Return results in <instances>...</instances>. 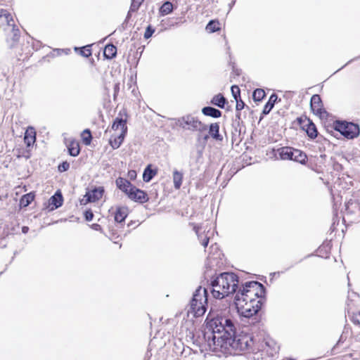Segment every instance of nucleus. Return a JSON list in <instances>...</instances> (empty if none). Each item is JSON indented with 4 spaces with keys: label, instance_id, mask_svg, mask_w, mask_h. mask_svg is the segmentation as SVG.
Returning <instances> with one entry per match:
<instances>
[{
    "label": "nucleus",
    "instance_id": "obj_31",
    "mask_svg": "<svg viewBox=\"0 0 360 360\" xmlns=\"http://www.w3.org/2000/svg\"><path fill=\"white\" fill-rule=\"evenodd\" d=\"M81 136H82L83 143L86 146H89L91 143L92 137H91V131L89 129H84L82 131Z\"/></svg>",
    "mask_w": 360,
    "mask_h": 360
},
{
    "label": "nucleus",
    "instance_id": "obj_40",
    "mask_svg": "<svg viewBox=\"0 0 360 360\" xmlns=\"http://www.w3.org/2000/svg\"><path fill=\"white\" fill-rule=\"evenodd\" d=\"M153 32H154V30H152L150 26L148 27L146 30V32H145L144 37L146 39L150 38L152 36Z\"/></svg>",
    "mask_w": 360,
    "mask_h": 360
},
{
    "label": "nucleus",
    "instance_id": "obj_18",
    "mask_svg": "<svg viewBox=\"0 0 360 360\" xmlns=\"http://www.w3.org/2000/svg\"><path fill=\"white\" fill-rule=\"evenodd\" d=\"M202 112L206 116H210L214 118L221 117V112L220 110L212 107H205L202 109Z\"/></svg>",
    "mask_w": 360,
    "mask_h": 360
},
{
    "label": "nucleus",
    "instance_id": "obj_20",
    "mask_svg": "<svg viewBox=\"0 0 360 360\" xmlns=\"http://www.w3.org/2000/svg\"><path fill=\"white\" fill-rule=\"evenodd\" d=\"M173 182L174 186L176 189H179L182 184L183 174L176 169L173 172Z\"/></svg>",
    "mask_w": 360,
    "mask_h": 360
},
{
    "label": "nucleus",
    "instance_id": "obj_25",
    "mask_svg": "<svg viewBox=\"0 0 360 360\" xmlns=\"http://www.w3.org/2000/svg\"><path fill=\"white\" fill-rule=\"evenodd\" d=\"M156 174V171L152 169L150 165H148L143 172V179L145 182H149Z\"/></svg>",
    "mask_w": 360,
    "mask_h": 360
},
{
    "label": "nucleus",
    "instance_id": "obj_8",
    "mask_svg": "<svg viewBox=\"0 0 360 360\" xmlns=\"http://www.w3.org/2000/svg\"><path fill=\"white\" fill-rule=\"evenodd\" d=\"M104 193V188L102 186L95 188L94 189L88 191L83 198L80 200L81 205H86L89 202H94L100 200Z\"/></svg>",
    "mask_w": 360,
    "mask_h": 360
},
{
    "label": "nucleus",
    "instance_id": "obj_44",
    "mask_svg": "<svg viewBox=\"0 0 360 360\" xmlns=\"http://www.w3.org/2000/svg\"><path fill=\"white\" fill-rule=\"evenodd\" d=\"M354 321L360 324V311L354 316Z\"/></svg>",
    "mask_w": 360,
    "mask_h": 360
},
{
    "label": "nucleus",
    "instance_id": "obj_5",
    "mask_svg": "<svg viewBox=\"0 0 360 360\" xmlns=\"http://www.w3.org/2000/svg\"><path fill=\"white\" fill-rule=\"evenodd\" d=\"M238 312L240 316L250 318L255 315L261 308V300H252L245 302L243 299H234Z\"/></svg>",
    "mask_w": 360,
    "mask_h": 360
},
{
    "label": "nucleus",
    "instance_id": "obj_11",
    "mask_svg": "<svg viewBox=\"0 0 360 360\" xmlns=\"http://www.w3.org/2000/svg\"><path fill=\"white\" fill-rule=\"evenodd\" d=\"M310 105L311 110L315 114L321 117L326 113L323 108L322 101L319 95L314 94L311 96Z\"/></svg>",
    "mask_w": 360,
    "mask_h": 360
},
{
    "label": "nucleus",
    "instance_id": "obj_19",
    "mask_svg": "<svg viewBox=\"0 0 360 360\" xmlns=\"http://www.w3.org/2000/svg\"><path fill=\"white\" fill-rule=\"evenodd\" d=\"M128 214V210L127 207H119L117 208L115 214V220L117 222H122Z\"/></svg>",
    "mask_w": 360,
    "mask_h": 360
},
{
    "label": "nucleus",
    "instance_id": "obj_38",
    "mask_svg": "<svg viewBox=\"0 0 360 360\" xmlns=\"http://www.w3.org/2000/svg\"><path fill=\"white\" fill-rule=\"evenodd\" d=\"M70 167V164L68 162H63L62 164L58 165V170L60 172L67 171Z\"/></svg>",
    "mask_w": 360,
    "mask_h": 360
},
{
    "label": "nucleus",
    "instance_id": "obj_33",
    "mask_svg": "<svg viewBox=\"0 0 360 360\" xmlns=\"http://www.w3.org/2000/svg\"><path fill=\"white\" fill-rule=\"evenodd\" d=\"M265 96V91L262 89H257L254 91L252 98L255 101H260Z\"/></svg>",
    "mask_w": 360,
    "mask_h": 360
},
{
    "label": "nucleus",
    "instance_id": "obj_17",
    "mask_svg": "<svg viewBox=\"0 0 360 360\" xmlns=\"http://www.w3.org/2000/svg\"><path fill=\"white\" fill-rule=\"evenodd\" d=\"M24 141L28 147L35 142V131L33 128H30L26 131Z\"/></svg>",
    "mask_w": 360,
    "mask_h": 360
},
{
    "label": "nucleus",
    "instance_id": "obj_39",
    "mask_svg": "<svg viewBox=\"0 0 360 360\" xmlns=\"http://www.w3.org/2000/svg\"><path fill=\"white\" fill-rule=\"evenodd\" d=\"M84 217L86 221H90L93 219L94 214L91 210H87L84 213Z\"/></svg>",
    "mask_w": 360,
    "mask_h": 360
},
{
    "label": "nucleus",
    "instance_id": "obj_45",
    "mask_svg": "<svg viewBox=\"0 0 360 360\" xmlns=\"http://www.w3.org/2000/svg\"><path fill=\"white\" fill-rule=\"evenodd\" d=\"M91 228L94 230L98 231L101 229V226L98 224H93Z\"/></svg>",
    "mask_w": 360,
    "mask_h": 360
},
{
    "label": "nucleus",
    "instance_id": "obj_12",
    "mask_svg": "<svg viewBox=\"0 0 360 360\" xmlns=\"http://www.w3.org/2000/svg\"><path fill=\"white\" fill-rule=\"evenodd\" d=\"M293 148L290 147H282L277 150L276 153V156H278L280 159L285 160H292V156H293Z\"/></svg>",
    "mask_w": 360,
    "mask_h": 360
},
{
    "label": "nucleus",
    "instance_id": "obj_14",
    "mask_svg": "<svg viewBox=\"0 0 360 360\" xmlns=\"http://www.w3.org/2000/svg\"><path fill=\"white\" fill-rule=\"evenodd\" d=\"M126 135L119 134L117 133H115L112 134L110 139L109 143L110 145L114 149H117L120 148L121 144L122 143L124 137Z\"/></svg>",
    "mask_w": 360,
    "mask_h": 360
},
{
    "label": "nucleus",
    "instance_id": "obj_41",
    "mask_svg": "<svg viewBox=\"0 0 360 360\" xmlns=\"http://www.w3.org/2000/svg\"><path fill=\"white\" fill-rule=\"evenodd\" d=\"M244 106H245V103L244 102L242 101V100H238L236 101V110H241L242 109L244 108Z\"/></svg>",
    "mask_w": 360,
    "mask_h": 360
},
{
    "label": "nucleus",
    "instance_id": "obj_43",
    "mask_svg": "<svg viewBox=\"0 0 360 360\" xmlns=\"http://www.w3.org/2000/svg\"><path fill=\"white\" fill-rule=\"evenodd\" d=\"M128 176L131 179H134L136 176V172L135 170H130L128 172Z\"/></svg>",
    "mask_w": 360,
    "mask_h": 360
},
{
    "label": "nucleus",
    "instance_id": "obj_21",
    "mask_svg": "<svg viewBox=\"0 0 360 360\" xmlns=\"http://www.w3.org/2000/svg\"><path fill=\"white\" fill-rule=\"evenodd\" d=\"M117 48L112 44L107 45L103 51V55L106 58L111 59L116 56Z\"/></svg>",
    "mask_w": 360,
    "mask_h": 360
},
{
    "label": "nucleus",
    "instance_id": "obj_30",
    "mask_svg": "<svg viewBox=\"0 0 360 360\" xmlns=\"http://www.w3.org/2000/svg\"><path fill=\"white\" fill-rule=\"evenodd\" d=\"M2 17H4L5 18L6 22L8 26H14V25L11 23L13 22V17L6 10H4V9L0 10V18H2Z\"/></svg>",
    "mask_w": 360,
    "mask_h": 360
},
{
    "label": "nucleus",
    "instance_id": "obj_36",
    "mask_svg": "<svg viewBox=\"0 0 360 360\" xmlns=\"http://www.w3.org/2000/svg\"><path fill=\"white\" fill-rule=\"evenodd\" d=\"M79 54L86 58L90 56L91 55V50L90 49V46L82 47L79 50Z\"/></svg>",
    "mask_w": 360,
    "mask_h": 360
},
{
    "label": "nucleus",
    "instance_id": "obj_22",
    "mask_svg": "<svg viewBox=\"0 0 360 360\" xmlns=\"http://www.w3.org/2000/svg\"><path fill=\"white\" fill-rule=\"evenodd\" d=\"M63 197L60 193H56L49 199L50 205H53L55 208H58L62 205Z\"/></svg>",
    "mask_w": 360,
    "mask_h": 360
},
{
    "label": "nucleus",
    "instance_id": "obj_13",
    "mask_svg": "<svg viewBox=\"0 0 360 360\" xmlns=\"http://www.w3.org/2000/svg\"><path fill=\"white\" fill-rule=\"evenodd\" d=\"M115 183L117 186L127 195L130 191H131V188L134 187V186L128 180L122 177L117 178Z\"/></svg>",
    "mask_w": 360,
    "mask_h": 360
},
{
    "label": "nucleus",
    "instance_id": "obj_34",
    "mask_svg": "<svg viewBox=\"0 0 360 360\" xmlns=\"http://www.w3.org/2000/svg\"><path fill=\"white\" fill-rule=\"evenodd\" d=\"M144 0H132L129 12L136 11Z\"/></svg>",
    "mask_w": 360,
    "mask_h": 360
},
{
    "label": "nucleus",
    "instance_id": "obj_29",
    "mask_svg": "<svg viewBox=\"0 0 360 360\" xmlns=\"http://www.w3.org/2000/svg\"><path fill=\"white\" fill-rule=\"evenodd\" d=\"M173 10V5L169 1H166L163 4V5L160 7V12L162 15H167L170 13Z\"/></svg>",
    "mask_w": 360,
    "mask_h": 360
},
{
    "label": "nucleus",
    "instance_id": "obj_28",
    "mask_svg": "<svg viewBox=\"0 0 360 360\" xmlns=\"http://www.w3.org/2000/svg\"><path fill=\"white\" fill-rule=\"evenodd\" d=\"M306 131L307 135L311 139H314L317 136L316 127L312 122H309L307 124Z\"/></svg>",
    "mask_w": 360,
    "mask_h": 360
},
{
    "label": "nucleus",
    "instance_id": "obj_15",
    "mask_svg": "<svg viewBox=\"0 0 360 360\" xmlns=\"http://www.w3.org/2000/svg\"><path fill=\"white\" fill-rule=\"evenodd\" d=\"M219 124L218 123H212L210 126L209 134L214 139L221 141L223 137L219 134Z\"/></svg>",
    "mask_w": 360,
    "mask_h": 360
},
{
    "label": "nucleus",
    "instance_id": "obj_35",
    "mask_svg": "<svg viewBox=\"0 0 360 360\" xmlns=\"http://www.w3.org/2000/svg\"><path fill=\"white\" fill-rule=\"evenodd\" d=\"M193 229L195 230L198 237V239L199 240H202V245L204 246V247H206L208 244V242H209V237L207 236H205V238L203 239H202L201 238V236L199 234V230H200V228L198 226H195L193 227Z\"/></svg>",
    "mask_w": 360,
    "mask_h": 360
},
{
    "label": "nucleus",
    "instance_id": "obj_42",
    "mask_svg": "<svg viewBox=\"0 0 360 360\" xmlns=\"http://www.w3.org/2000/svg\"><path fill=\"white\" fill-rule=\"evenodd\" d=\"M19 39V34H18V30H13V43L11 44V46L14 45V43L16 42Z\"/></svg>",
    "mask_w": 360,
    "mask_h": 360
},
{
    "label": "nucleus",
    "instance_id": "obj_37",
    "mask_svg": "<svg viewBox=\"0 0 360 360\" xmlns=\"http://www.w3.org/2000/svg\"><path fill=\"white\" fill-rule=\"evenodd\" d=\"M231 93H232L233 98L236 99V101H237L238 97L240 96V89L238 88V86H236V85L232 86H231Z\"/></svg>",
    "mask_w": 360,
    "mask_h": 360
},
{
    "label": "nucleus",
    "instance_id": "obj_16",
    "mask_svg": "<svg viewBox=\"0 0 360 360\" xmlns=\"http://www.w3.org/2000/svg\"><path fill=\"white\" fill-rule=\"evenodd\" d=\"M293 156H292V160L293 161L300 162L301 164H305L307 160V157L305 153L302 152L300 150L293 148Z\"/></svg>",
    "mask_w": 360,
    "mask_h": 360
},
{
    "label": "nucleus",
    "instance_id": "obj_26",
    "mask_svg": "<svg viewBox=\"0 0 360 360\" xmlns=\"http://www.w3.org/2000/svg\"><path fill=\"white\" fill-rule=\"evenodd\" d=\"M68 151L70 155L77 156L80 151L79 143L76 141L70 142L68 146Z\"/></svg>",
    "mask_w": 360,
    "mask_h": 360
},
{
    "label": "nucleus",
    "instance_id": "obj_4",
    "mask_svg": "<svg viewBox=\"0 0 360 360\" xmlns=\"http://www.w3.org/2000/svg\"><path fill=\"white\" fill-rule=\"evenodd\" d=\"M263 292V285L257 281L247 282L240 287L236 293L235 299H243L245 302L259 300Z\"/></svg>",
    "mask_w": 360,
    "mask_h": 360
},
{
    "label": "nucleus",
    "instance_id": "obj_32",
    "mask_svg": "<svg viewBox=\"0 0 360 360\" xmlns=\"http://www.w3.org/2000/svg\"><path fill=\"white\" fill-rule=\"evenodd\" d=\"M219 30V22L216 20H211L206 26V30L209 32H214Z\"/></svg>",
    "mask_w": 360,
    "mask_h": 360
},
{
    "label": "nucleus",
    "instance_id": "obj_9",
    "mask_svg": "<svg viewBox=\"0 0 360 360\" xmlns=\"http://www.w3.org/2000/svg\"><path fill=\"white\" fill-rule=\"evenodd\" d=\"M127 118L123 117L121 113L117 117L111 127V129L119 134L126 135L127 132Z\"/></svg>",
    "mask_w": 360,
    "mask_h": 360
},
{
    "label": "nucleus",
    "instance_id": "obj_6",
    "mask_svg": "<svg viewBox=\"0 0 360 360\" xmlns=\"http://www.w3.org/2000/svg\"><path fill=\"white\" fill-rule=\"evenodd\" d=\"M174 120L176 126H179L185 130L202 132L207 129V126L205 124L202 123L197 117L191 115L174 119Z\"/></svg>",
    "mask_w": 360,
    "mask_h": 360
},
{
    "label": "nucleus",
    "instance_id": "obj_10",
    "mask_svg": "<svg viewBox=\"0 0 360 360\" xmlns=\"http://www.w3.org/2000/svg\"><path fill=\"white\" fill-rule=\"evenodd\" d=\"M127 196L129 198H130L131 200L139 202L141 203L146 202L148 200V197L146 193H145L143 191L140 190L135 186H134L131 188V191H130Z\"/></svg>",
    "mask_w": 360,
    "mask_h": 360
},
{
    "label": "nucleus",
    "instance_id": "obj_27",
    "mask_svg": "<svg viewBox=\"0 0 360 360\" xmlns=\"http://www.w3.org/2000/svg\"><path fill=\"white\" fill-rule=\"evenodd\" d=\"M34 198V195L32 193H30L24 195L20 200V205L22 207H27L28 206L32 201H33Z\"/></svg>",
    "mask_w": 360,
    "mask_h": 360
},
{
    "label": "nucleus",
    "instance_id": "obj_2",
    "mask_svg": "<svg viewBox=\"0 0 360 360\" xmlns=\"http://www.w3.org/2000/svg\"><path fill=\"white\" fill-rule=\"evenodd\" d=\"M212 294L216 299H223L236 292L238 278L233 273L224 272L217 276L211 283Z\"/></svg>",
    "mask_w": 360,
    "mask_h": 360
},
{
    "label": "nucleus",
    "instance_id": "obj_3",
    "mask_svg": "<svg viewBox=\"0 0 360 360\" xmlns=\"http://www.w3.org/2000/svg\"><path fill=\"white\" fill-rule=\"evenodd\" d=\"M207 302V292L205 288L198 287L193 296L187 310L188 316L191 314L193 317L202 316L206 311Z\"/></svg>",
    "mask_w": 360,
    "mask_h": 360
},
{
    "label": "nucleus",
    "instance_id": "obj_1",
    "mask_svg": "<svg viewBox=\"0 0 360 360\" xmlns=\"http://www.w3.org/2000/svg\"><path fill=\"white\" fill-rule=\"evenodd\" d=\"M212 330L207 341L214 352H243L248 349L252 339L246 335H236V327L233 320L227 316H217L208 323Z\"/></svg>",
    "mask_w": 360,
    "mask_h": 360
},
{
    "label": "nucleus",
    "instance_id": "obj_23",
    "mask_svg": "<svg viewBox=\"0 0 360 360\" xmlns=\"http://www.w3.org/2000/svg\"><path fill=\"white\" fill-rule=\"evenodd\" d=\"M226 102V98L221 94L214 96L211 100V103L212 105H217L221 108H224Z\"/></svg>",
    "mask_w": 360,
    "mask_h": 360
},
{
    "label": "nucleus",
    "instance_id": "obj_24",
    "mask_svg": "<svg viewBox=\"0 0 360 360\" xmlns=\"http://www.w3.org/2000/svg\"><path fill=\"white\" fill-rule=\"evenodd\" d=\"M277 98H278V96L274 94L270 96L269 101L264 105V108L263 110L264 114H268L271 111V110L273 108L274 103L276 101Z\"/></svg>",
    "mask_w": 360,
    "mask_h": 360
},
{
    "label": "nucleus",
    "instance_id": "obj_7",
    "mask_svg": "<svg viewBox=\"0 0 360 360\" xmlns=\"http://www.w3.org/2000/svg\"><path fill=\"white\" fill-rule=\"evenodd\" d=\"M334 129L349 139H354L359 134V126L352 122L337 121L334 124Z\"/></svg>",
    "mask_w": 360,
    "mask_h": 360
},
{
    "label": "nucleus",
    "instance_id": "obj_46",
    "mask_svg": "<svg viewBox=\"0 0 360 360\" xmlns=\"http://www.w3.org/2000/svg\"><path fill=\"white\" fill-rule=\"evenodd\" d=\"M28 227L27 226H23L22 229V231L24 233H26L27 231H28Z\"/></svg>",
    "mask_w": 360,
    "mask_h": 360
}]
</instances>
